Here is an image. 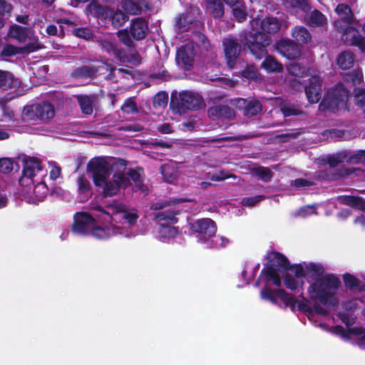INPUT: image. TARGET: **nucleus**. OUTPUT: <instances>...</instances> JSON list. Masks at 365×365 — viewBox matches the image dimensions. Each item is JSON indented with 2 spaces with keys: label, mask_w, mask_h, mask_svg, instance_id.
<instances>
[{
  "label": "nucleus",
  "mask_w": 365,
  "mask_h": 365,
  "mask_svg": "<svg viewBox=\"0 0 365 365\" xmlns=\"http://www.w3.org/2000/svg\"><path fill=\"white\" fill-rule=\"evenodd\" d=\"M306 269L319 277L308 287L310 299L319 300L324 306L336 307L339 300L336 297V290L341 286L339 278L334 274H323L324 268L321 264L310 262L306 265Z\"/></svg>",
  "instance_id": "f257e3e1"
},
{
  "label": "nucleus",
  "mask_w": 365,
  "mask_h": 365,
  "mask_svg": "<svg viewBox=\"0 0 365 365\" xmlns=\"http://www.w3.org/2000/svg\"><path fill=\"white\" fill-rule=\"evenodd\" d=\"M45 177L46 172L41 160L36 158H29L24 160L22 175L19 180V184L23 187H34L33 195L36 201H43L48 193V188L42 179L38 180L36 178Z\"/></svg>",
  "instance_id": "f03ea898"
},
{
  "label": "nucleus",
  "mask_w": 365,
  "mask_h": 365,
  "mask_svg": "<svg viewBox=\"0 0 365 365\" xmlns=\"http://www.w3.org/2000/svg\"><path fill=\"white\" fill-rule=\"evenodd\" d=\"M239 41L257 59L262 58L267 54V46L270 43V38L267 34L252 29L243 31L239 34Z\"/></svg>",
  "instance_id": "7ed1b4c3"
},
{
  "label": "nucleus",
  "mask_w": 365,
  "mask_h": 365,
  "mask_svg": "<svg viewBox=\"0 0 365 365\" xmlns=\"http://www.w3.org/2000/svg\"><path fill=\"white\" fill-rule=\"evenodd\" d=\"M205 106L202 97L198 93L182 91L178 96L171 94L170 106L173 112L180 114L185 113L187 110H197Z\"/></svg>",
  "instance_id": "20e7f679"
},
{
  "label": "nucleus",
  "mask_w": 365,
  "mask_h": 365,
  "mask_svg": "<svg viewBox=\"0 0 365 365\" xmlns=\"http://www.w3.org/2000/svg\"><path fill=\"white\" fill-rule=\"evenodd\" d=\"M350 96V91L342 83H337L327 91L319 108L322 111L334 112L339 108L346 106Z\"/></svg>",
  "instance_id": "39448f33"
},
{
  "label": "nucleus",
  "mask_w": 365,
  "mask_h": 365,
  "mask_svg": "<svg viewBox=\"0 0 365 365\" xmlns=\"http://www.w3.org/2000/svg\"><path fill=\"white\" fill-rule=\"evenodd\" d=\"M131 185L130 180L125 176L124 173H116L113 175L111 180H104L102 182L101 194L104 197H112L116 195L123 187H128Z\"/></svg>",
  "instance_id": "423d86ee"
},
{
  "label": "nucleus",
  "mask_w": 365,
  "mask_h": 365,
  "mask_svg": "<svg viewBox=\"0 0 365 365\" xmlns=\"http://www.w3.org/2000/svg\"><path fill=\"white\" fill-rule=\"evenodd\" d=\"M87 171L92 175L93 181L96 187L101 186L104 180L110 175L108 163L103 158L91 159L87 164Z\"/></svg>",
  "instance_id": "0eeeda50"
},
{
  "label": "nucleus",
  "mask_w": 365,
  "mask_h": 365,
  "mask_svg": "<svg viewBox=\"0 0 365 365\" xmlns=\"http://www.w3.org/2000/svg\"><path fill=\"white\" fill-rule=\"evenodd\" d=\"M25 110L26 115H31V118L41 120L43 123H48L56 114L53 105L48 101L29 106Z\"/></svg>",
  "instance_id": "6e6552de"
},
{
  "label": "nucleus",
  "mask_w": 365,
  "mask_h": 365,
  "mask_svg": "<svg viewBox=\"0 0 365 365\" xmlns=\"http://www.w3.org/2000/svg\"><path fill=\"white\" fill-rule=\"evenodd\" d=\"M222 44L228 67L230 68H235L242 49H244V46L240 43L239 38L233 37L224 38Z\"/></svg>",
  "instance_id": "1a4fd4ad"
},
{
  "label": "nucleus",
  "mask_w": 365,
  "mask_h": 365,
  "mask_svg": "<svg viewBox=\"0 0 365 365\" xmlns=\"http://www.w3.org/2000/svg\"><path fill=\"white\" fill-rule=\"evenodd\" d=\"M190 231L194 234H198L203 238L205 242H210V238L215 236L217 225L210 218L198 219L189 224Z\"/></svg>",
  "instance_id": "9d476101"
},
{
  "label": "nucleus",
  "mask_w": 365,
  "mask_h": 365,
  "mask_svg": "<svg viewBox=\"0 0 365 365\" xmlns=\"http://www.w3.org/2000/svg\"><path fill=\"white\" fill-rule=\"evenodd\" d=\"M334 11L338 16V19L335 21V27L338 31H346L348 26L356 24L357 21L348 4H339L334 9Z\"/></svg>",
  "instance_id": "9b49d317"
},
{
  "label": "nucleus",
  "mask_w": 365,
  "mask_h": 365,
  "mask_svg": "<svg viewBox=\"0 0 365 365\" xmlns=\"http://www.w3.org/2000/svg\"><path fill=\"white\" fill-rule=\"evenodd\" d=\"M95 219L85 212H76L73 216L72 231L82 235H89Z\"/></svg>",
  "instance_id": "f8f14e48"
},
{
  "label": "nucleus",
  "mask_w": 365,
  "mask_h": 365,
  "mask_svg": "<svg viewBox=\"0 0 365 365\" xmlns=\"http://www.w3.org/2000/svg\"><path fill=\"white\" fill-rule=\"evenodd\" d=\"M322 81L319 76H312L309 78L308 83L304 86L306 97L309 103H318L322 98Z\"/></svg>",
  "instance_id": "ddd939ff"
},
{
  "label": "nucleus",
  "mask_w": 365,
  "mask_h": 365,
  "mask_svg": "<svg viewBox=\"0 0 365 365\" xmlns=\"http://www.w3.org/2000/svg\"><path fill=\"white\" fill-rule=\"evenodd\" d=\"M277 51L289 60H296L302 53V46L290 39H282L277 43Z\"/></svg>",
  "instance_id": "4468645a"
},
{
  "label": "nucleus",
  "mask_w": 365,
  "mask_h": 365,
  "mask_svg": "<svg viewBox=\"0 0 365 365\" xmlns=\"http://www.w3.org/2000/svg\"><path fill=\"white\" fill-rule=\"evenodd\" d=\"M339 32L343 34L342 38L347 45L356 46L362 52L365 51V37L354 28V25L348 26L346 31Z\"/></svg>",
  "instance_id": "2eb2a0df"
},
{
  "label": "nucleus",
  "mask_w": 365,
  "mask_h": 365,
  "mask_svg": "<svg viewBox=\"0 0 365 365\" xmlns=\"http://www.w3.org/2000/svg\"><path fill=\"white\" fill-rule=\"evenodd\" d=\"M130 34L133 39L141 41L149 31L148 22L143 17H137L131 20L129 26Z\"/></svg>",
  "instance_id": "dca6fc26"
},
{
  "label": "nucleus",
  "mask_w": 365,
  "mask_h": 365,
  "mask_svg": "<svg viewBox=\"0 0 365 365\" xmlns=\"http://www.w3.org/2000/svg\"><path fill=\"white\" fill-rule=\"evenodd\" d=\"M87 9L93 17L102 22L108 21L111 15L112 9L107 6H103L96 0H93Z\"/></svg>",
  "instance_id": "f3484780"
},
{
  "label": "nucleus",
  "mask_w": 365,
  "mask_h": 365,
  "mask_svg": "<svg viewBox=\"0 0 365 365\" xmlns=\"http://www.w3.org/2000/svg\"><path fill=\"white\" fill-rule=\"evenodd\" d=\"M125 204L119 202L118 201H113V203L108 204L105 207L101 205H96L94 207V210L98 211L100 213L108 216V219L106 220H111L113 215L121 214L122 211H124Z\"/></svg>",
  "instance_id": "a211bd4d"
},
{
  "label": "nucleus",
  "mask_w": 365,
  "mask_h": 365,
  "mask_svg": "<svg viewBox=\"0 0 365 365\" xmlns=\"http://www.w3.org/2000/svg\"><path fill=\"white\" fill-rule=\"evenodd\" d=\"M208 114L217 118L232 119L235 117L234 109L227 105L220 104L212 106L208 109Z\"/></svg>",
  "instance_id": "6ab92c4d"
},
{
  "label": "nucleus",
  "mask_w": 365,
  "mask_h": 365,
  "mask_svg": "<svg viewBox=\"0 0 365 365\" xmlns=\"http://www.w3.org/2000/svg\"><path fill=\"white\" fill-rule=\"evenodd\" d=\"M205 7L214 19H220L225 14V6L222 0H205Z\"/></svg>",
  "instance_id": "aec40b11"
},
{
  "label": "nucleus",
  "mask_w": 365,
  "mask_h": 365,
  "mask_svg": "<svg viewBox=\"0 0 365 365\" xmlns=\"http://www.w3.org/2000/svg\"><path fill=\"white\" fill-rule=\"evenodd\" d=\"M279 269L274 266V264H268L264 267L260 273V276L264 274L267 282H272L277 287L282 286V278L280 277Z\"/></svg>",
  "instance_id": "412c9836"
},
{
  "label": "nucleus",
  "mask_w": 365,
  "mask_h": 365,
  "mask_svg": "<svg viewBox=\"0 0 365 365\" xmlns=\"http://www.w3.org/2000/svg\"><path fill=\"white\" fill-rule=\"evenodd\" d=\"M280 28L281 23L276 17L267 16L260 22V29L264 33L274 34L279 31Z\"/></svg>",
  "instance_id": "4be33fe9"
},
{
  "label": "nucleus",
  "mask_w": 365,
  "mask_h": 365,
  "mask_svg": "<svg viewBox=\"0 0 365 365\" xmlns=\"http://www.w3.org/2000/svg\"><path fill=\"white\" fill-rule=\"evenodd\" d=\"M98 69L94 66H81L71 71V76L76 79L93 78L96 77Z\"/></svg>",
  "instance_id": "5701e85b"
},
{
  "label": "nucleus",
  "mask_w": 365,
  "mask_h": 365,
  "mask_svg": "<svg viewBox=\"0 0 365 365\" xmlns=\"http://www.w3.org/2000/svg\"><path fill=\"white\" fill-rule=\"evenodd\" d=\"M197 21L192 11L180 14L175 20V26L179 30H187L189 26Z\"/></svg>",
  "instance_id": "b1692460"
},
{
  "label": "nucleus",
  "mask_w": 365,
  "mask_h": 365,
  "mask_svg": "<svg viewBox=\"0 0 365 365\" xmlns=\"http://www.w3.org/2000/svg\"><path fill=\"white\" fill-rule=\"evenodd\" d=\"M76 99L82 113L91 115L93 111V103L96 101V96L78 95Z\"/></svg>",
  "instance_id": "393cba45"
},
{
  "label": "nucleus",
  "mask_w": 365,
  "mask_h": 365,
  "mask_svg": "<svg viewBox=\"0 0 365 365\" xmlns=\"http://www.w3.org/2000/svg\"><path fill=\"white\" fill-rule=\"evenodd\" d=\"M144 0H138L137 1L123 0L122 1V8L126 13L130 15H140L143 11V4H144L146 8H148V5L144 4Z\"/></svg>",
  "instance_id": "a878e982"
},
{
  "label": "nucleus",
  "mask_w": 365,
  "mask_h": 365,
  "mask_svg": "<svg viewBox=\"0 0 365 365\" xmlns=\"http://www.w3.org/2000/svg\"><path fill=\"white\" fill-rule=\"evenodd\" d=\"M261 68L269 73H279L282 71L283 66L274 56L267 55L262 62Z\"/></svg>",
  "instance_id": "bb28decb"
},
{
  "label": "nucleus",
  "mask_w": 365,
  "mask_h": 365,
  "mask_svg": "<svg viewBox=\"0 0 365 365\" xmlns=\"http://www.w3.org/2000/svg\"><path fill=\"white\" fill-rule=\"evenodd\" d=\"M343 205L350 206L361 211L365 210V200L358 196L345 195L339 197Z\"/></svg>",
  "instance_id": "cd10ccee"
},
{
  "label": "nucleus",
  "mask_w": 365,
  "mask_h": 365,
  "mask_svg": "<svg viewBox=\"0 0 365 365\" xmlns=\"http://www.w3.org/2000/svg\"><path fill=\"white\" fill-rule=\"evenodd\" d=\"M176 61L178 63L182 64L187 71H189L192 68L193 59L183 46L180 47L177 51Z\"/></svg>",
  "instance_id": "c85d7f7f"
},
{
  "label": "nucleus",
  "mask_w": 365,
  "mask_h": 365,
  "mask_svg": "<svg viewBox=\"0 0 365 365\" xmlns=\"http://www.w3.org/2000/svg\"><path fill=\"white\" fill-rule=\"evenodd\" d=\"M292 36L298 42L307 43L312 40V35L304 26H295L292 29Z\"/></svg>",
  "instance_id": "c756f323"
},
{
  "label": "nucleus",
  "mask_w": 365,
  "mask_h": 365,
  "mask_svg": "<svg viewBox=\"0 0 365 365\" xmlns=\"http://www.w3.org/2000/svg\"><path fill=\"white\" fill-rule=\"evenodd\" d=\"M336 62L341 69L347 70L354 66V56L349 51H343L338 56Z\"/></svg>",
  "instance_id": "7c9ffc66"
},
{
  "label": "nucleus",
  "mask_w": 365,
  "mask_h": 365,
  "mask_svg": "<svg viewBox=\"0 0 365 365\" xmlns=\"http://www.w3.org/2000/svg\"><path fill=\"white\" fill-rule=\"evenodd\" d=\"M271 255L273 256V257L270 259L269 261L274 262L272 264H274L275 267H279L284 271L292 269V266L286 256L279 252H272Z\"/></svg>",
  "instance_id": "2f4dec72"
},
{
  "label": "nucleus",
  "mask_w": 365,
  "mask_h": 365,
  "mask_svg": "<svg viewBox=\"0 0 365 365\" xmlns=\"http://www.w3.org/2000/svg\"><path fill=\"white\" fill-rule=\"evenodd\" d=\"M141 173H143V169L138 167L136 169L130 168L125 175L135 183V187L143 192L145 186L143 183Z\"/></svg>",
  "instance_id": "473e14b6"
},
{
  "label": "nucleus",
  "mask_w": 365,
  "mask_h": 365,
  "mask_svg": "<svg viewBox=\"0 0 365 365\" xmlns=\"http://www.w3.org/2000/svg\"><path fill=\"white\" fill-rule=\"evenodd\" d=\"M128 19V16L119 9L111 11V15L108 21L115 29L122 26Z\"/></svg>",
  "instance_id": "72a5a7b5"
},
{
  "label": "nucleus",
  "mask_w": 365,
  "mask_h": 365,
  "mask_svg": "<svg viewBox=\"0 0 365 365\" xmlns=\"http://www.w3.org/2000/svg\"><path fill=\"white\" fill-rule=\"evenodd\" d=\"M280 110L284 117L302 115L304 114V112L302 110L300 106L291 103L282 104L280 106Z\"/></svg>",
  "instance_id": "f704fd0d"
},
{
  "label": "nucleus",
  "mask_w": 365,
  "mask_h": 365,
  "mask_svg": "<svg viewBox=\"0 0 365 365\" xmlns=\"http://www.w3.org/2000/svg\"><path fill=\"white\" fill-rule=\"evenodd\" d=\"M278 298L281 299V301L284 303L286 307H289L291 311L294 312L296 305H297V300L289 295L288 292H287L283 289H279L277 291Z\"/></svg>",
  "instance_id": "c9c22d12"
},
{
  "label": "nucleus",
  "mask_w": 365,
  "mask_h": 365,
  "mask_svg": "<svg viewBox=\"0 0 365 365\" xmlns=\"http://www.w3.org/2000/svg\"><path fill=\"white\" fill-rule=\"evenodd\" d=\"M343 80L345 83H351L355 88L359 86L363 81V75L359 70H354L351 72L346 73Z\"/></svg>",
  "instance_id": "e433bc0d"
},
{
  "label": "nucleus",
  "mask_w": 365,
  "mask_h": 365,
  "mask_svg": "<svg viewBox=\"0 0 365 365\" xmlns=\"http://www.w3.org/2000/svg\"><path fill=\"white\" fill-rule=\"evenodd\" d=\"M117 36L119 41L126 47L130 48H135V43L130 34V30H128V29H123L118 30L117 32Z\"/></svg>",
  "instance_id": "4c0bfd02"
},
{
  "label": "nucleus",
  "mask_w": 365,
  "mask_h": 365,
  "mask_svg": "<svg viewBox=\"0 0 365 365\" xmlns=\"http://www.w3.org/2000/svg\"><path fill=\"white\" fill-rule=\"evenodd\" d=\"M89 235H92L99 240H105L109 237L110 230L107 227L96 225L95 222Z\"/></svg>",
  "instance_id": "58836bf2"
},
{
  "label": "nucleus",
  "mask_w": 365,
  "mask_h": 365,
  "mask_svg": "<svg viewBox=\"0 0 365 365\" xmlns=\"http://www.w3.org/2000/svg\"><path fill=\"white\" fill-rule=\"evenodd\" d=\"M11 36L20 42H24L28 36L26 29L19 25L11 26L9 31Z\"/></svg>",
  "instance_id": "ea45409f"
},
{
  "label": "nucleus",
  "mask_w": 365,
  "mask_h": 365,
  "mask_svg": "<svg viewBox=\"0 0 365 365\" xmlns=\"http://www.w3.org/2000/svg\"><path fill=\"white\" fill-rule=\"evenodd\" d=\"M309 21L313 26H321L326 24L327 19L321 11L314 9L310 14Z\"/></svg>",
  "instance_id": "a19ab883"
},
{
  "label": "nucleus",
  "mask_w": 365,
  "mask_h": 365,
  "mask_svg": "<svg viewBox=\"0 0 365 365\" xmlns=\"http://www.w3.org/2000/svg\"><path fill=\"white\" fill-rule=\"evenodd\" d=\"M178 212L173 210H165L163 212H159L155 214V218L159 222L161 221H169L173 224L178 222V220L176 217Z\"/></svg>",
  "instance_id": "79ce46f5"
},
{
  "label": "nucleus",
  "mask_w": 365,
  "mask_h": 365,
  "mask_svg": "<svg viewBox=\"0 0 365 365\" xmlns=\"http://www.w3.org/2000/svg\"><path fill=\"white\" fill-rule=\"evenodd\" d=\"M344 286L350 290H354L359 288L360 281L354 275L350 273H345L342 275Z\"/></svg>",
  "instance_id": "37998d69"
},
{
  "label": "nucleus",
  "mask_w": 365,
  "mask_h": 365,
  "mask_svg": "<svg viewBox=\"0 0 365 365\" xmlns=\"http://www.w3.org/2000/svg\"><path fill=\"white\" fill-rule=\"evenodd\" d=\"M262 110V105L257 101L248 102L245 106V115L247 116H254L257 115Z\"/></svg>",
  "instance_id": "c03bdc74"
},
{
  "label": "nucleus",
  "mask_w": 365,
  "mask_h": 365,
  "mask_svg": "<svg viewBox=\"0 0 365 365\" xmlns=\"http://www.w3.org/2000/svg\"><path fill=\"white\" fill-rule=\"evenodd\" d=\"M253 173L264 182H269L273 176V173L268 168L259 166L252 170Z\"/></svg>",
  "instance_id": "a18cd8bd"
},
{
  "label": "nucleus",
  "mask_w": 365,
  "mask_h": 365,
  "mask_svg": "<svg viewBox=\"0 0 365 365\" xmlns=\"http://www.w3.org/2000/svg\"><path fill=\"white\" fill-rule=\"evenodd\" d=\"M277 289H272L268 287H264L260 292V297L262 299L268 300L272 304H277V297H278Z\"/></svg>",
  "instance_id": "49530a36"
},
{
  "label": "nucleus",
  "mask_w": 365,
  "mask_h": 365,
  "mask_svg": "<svg viewBox=\"0 0 365 365\" xmlns=\"http://www.w3.org/2000/svg\"><path fill=\"white\" fill-rule=\"evenodd\" d=\"M13 77L10 72L0 70V88L3 90L11 88Z\"/></svg>",
  "instance_id": "de8ad7c7"
},
{
  "label": "nucleus",
  "mask_w": 365,
  "mask_h": 365,
  "mask_svg": "<svg viewBox=\"0 0 365 365\" xmlns=\"http://www.w3.org/2000/svg\"><path fill=\"white\" fill-rule=\"evenodd\" d=\"M71 33L73 36L85 40H89L93 37V31L87 27L75 28Z\"/></svg>",
  "instance_id": "09e8293b"
},
{
  "label": "nucleus",
  "mask_w": 365,
  "mask_h": 365,
  "mask_svg": "<svg viewBox=\"0 0 365 365\" xmlns=\"http://www.w3.org/2000/svg\"><path fill=\"white\" fill-rule=\"evenodd\" d=\"M168 95L165 91L157 93L153 99V104L155 108L165 107L168 104Z\"/></svg>",
  "instance_id": "8fccbe9b"
},
{
  "label": "nucleus",
  "mask_w": 365,
  "mask_h": 365,
  "mask_svg": "<svg viewBox=\"0 0 365 365\" xmlns=\"http://www.w3.org/2000/svg\"><path fill=\"white\" fill-rule=\"evenodd\" d=\"M159 233L163 237L172 238L175 237L178 234V230L175 227L161 225Z\"/></svg>",
  "instance_id": "3c124183"
},
{
  "label": "nucleus",
  "mask_w": 365,
  "mask_h": 365,
  "mask_svg": "<svg viewBox=\"0 0 365 365\" xmlns=\"http://www.w3.org/2000/svg\"><path fill=\"white\" fill-rule=\"evenodd\" d=\"M163 179L168 183H172L175 179L173 168L169 165H163L160 168Z\"/></svg>",
  "instance_id": "603ef678"
},
{
  "label": "nucleus",
  "mask_w": 365,
  "mask_h": 365,
  "mask_svg": "<svg viewBox=\"0 0 365 365\" xmlns=\"http://www.w3.org/2000/svg\"><path fill=\"white\" fill-rule=\"evenodd\" d=\"M232 14L238 22H243L247 19V12L245 7L242 5H238L232 6Z\"/></svg>",
  "instance_id": "864d4df0"
},
{
  "label": "nucleus",
  "mask_w": 365,
  "mask_h": 365,
  "mask_svg": "<svg viewBox=\"0 0 365 365\" xmlns=\"http://www.w3.org/2000/svg\"><path fill=\"white\" fill-rule=\"evenodd\" d=\"M121 110L125 113H137L138 112L136 103L131 98H127L121 106Z\"/></svg>",
  "instance_id": "5fc2aeb1"
},
{
  "label": "nucleus",
  "mask_w": 365,
  "mask_h": 365,
  "mask_svg": "<svg viewBox=\"0 0 365 365\" xmlns=\"http://www.w3.org/2000/svg\"><path fill=\"white\" fill-rule=\"evenodd\" d=\"M289 4L292 8L299 9L304 12H309L311 10L308 0H290Z\"/></svg>",
  "instance_id": "6e6d98bb"
},
{
  "label": "nucleus",
  "mask_w": 365,
  "mask_h": 365,
  "mask_svg": "<svg viewBox=\"0 0 365 365\" xmlns=\"http://www.w3.org/2000/svg\"><path fill=\"white\" fill-rule=\"evenodd\" d=\"M18 53H21V47H17L11 44L6 45L1 51V56L2 57H10Z\"/></svg>",
  "instance_id": "4d7b16f0"
},
{
  "label": "nucleus",
  "mask_w": 365,
  "mask_h": 365,
  "mask_svg": "<svg viewBox=\"0 0 365 365\" xmlns=\"http://www.w3.org/2000/svg\"><path fill=\"white\" fill-rule=\"evenodd\" d=\"M215 239L210 240V247L212 248H222L225 247L229 243L230 240L223 236H214Z\"/></svg>",
  "instance_id": "13d9d810"
},
{
  "label": "nucleus",
  "mask_w": 365,
  "mask_h": 365,
  "mask_svg": "<svg viewBox=\"0 0 365 365\" xmlns=\"http://www.w3.org/2000/svg\"><path fill=\"white\" fill-rule=\"evenodd\" d=\"M354 102L359 107L363 108L365 106V89L364 88H354Z\"/></svg>",
  "instance_id": "bf43d9fd"
},
{
  "label": "nucleus",
  "mask_w": 365,
  "mask_h": 365,
  "mask_svg": "<svg viewBox=\"0 0 365 365\" xmlns=\"http://www.w3.org/2000/svg\"><path fill=\"white\" fill-rule=\"evenodd\" d=\"M257 71L253 66H246L241 72V75L242 77L250 80L257 79Z\"/></svg>",
  "instance_id": "052dcab7"
},
{
  "label": "nucleus",
  "mask_w": 365,
  "mask_h": 365,
  "mask_svg": "<svg viewBox=\"0 0 365 365\" xmlns=\"http://www.w3.org/2000/svg\"><path fill=\"white\" fill-rule=\"evenodd\" d=\"M13 170V161L8 158L0 159V173L7 174Z\"/></svg>",
  "instance_id": "680f3d73"
},
{
  "label": "nucleus",
  "mask_w": 365,
  "mask_h": 365,
  "mask_svg": "<svg viewBox=\"0 0 365 365\" xmlns=\"http://www.w3.org/2000/svg\"><path fill=\"white\" fill-rule=\"evenodd\" d=\"M284 284V286L292 291H294L297 289L299 283L298 282L292 277L289 274L287 273L283 276Z\"/></svg>",
  "instance_id": "e2e57ef3"
},
{
  "label": "nucleus",
  "mask_w": 365,
  "mask_h": 365,
  "mask_svg": "<svg viewBox=\"0 0 365 365\" xmlns=\"http://www.w3.org/2000/svg\"><path fill=\"white\" fill-rule=\"evenodd\" d=\"M78 192L81 194L86 193L91 190V184L89 181L81 175L78 179Z\"/></svg>",
  "instance_id": "0e129e2a"
},
{
  "label": "nucleus",
  "mask_w": 365,
  "mask_h": 365,
  "mask_svg": "<svg viewBox=\"0 0 365 365\" xmlns=\"http://www.w3.org/2000/svg\"><path fill=\"white\" fill-rule=\"evenodd\" d=\"M299 297L302 299V302H298L297 301V308L299 311H302L303 312H305V313H309V314H312L313 313V309L309 307V305H307L306 303H304V302H308L309 301H312L310 299H308L307 298H306L303 293H302L300 295H299Z\"/></svg>",
  "instance_id": "69168bd1"
},
{
  "label": "nucleus",
  "mask_w": 365,
  "mask_h": 365,
  "mask_svg": "<svg viewBox=\"0 0 365 365\" xmlns=\"http://www.w3.org/2000/svg\"><path fill=\"white\" fill-rule=\"evenodd\" d=\"M289 73L296 77L302 76L306 73V69L298 63H293L289 68Z\"/></svg>",
  "instance_id": "338daca9"
},
{
  "label": "nucleus",
  "mask_w": 365,
  "mask_h": 365,
  "mask_svg": "<svg viewBox=\"0 0 365 365\" xmlns=\"http://www.w3.org/2000/svg\"><path fill=\"white\" fill-rule=\"evenodd\" d=\"M41 48V46L37 41L28 43L24 46L21 47V53H30Z\"/></svg>",
  "instance_id": "774afa93"
}]
</instances>
